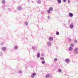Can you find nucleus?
<instances>
[{
  "instance_id": "obj_10",
  "label": "nucleus",
  "mask_w": 78,
  "mask_h": 78,
  "mask_svg": "<svg viewBox=\"0 0 78 78\" xmlns=\"http://www.w3.org/2000/svg\"><path fill=\"white\" fill-rule=\"evenodd\" d=\"M2 3L3 5H5V0H2Z\"/></svg>"
},
{
  "instance_id": "obj_7",
  "label": "nucleus",
  "mask_w": 78,
  "mask_h": 78,
  "mask_svg": "<svg viewBox=\"0 0 78 78\" xmlns=\"http://www.w3.org/2000/svg\"><path fill=\"white\" fill-rule=\"evenodd\" d=\"M2 51H5V50H6V47H2Z\"/></svg>"
},
{
  "instance_id": "obj_13",
  "label": "nucleus",
  "mask_w": 78,
  "mask_h": 78,
  "mask_svg": "<svg viewBox=\"0 0 78 78\" xmlns=\"http://www.w3.org/2000/svg\"><path fill=\"white\" fill-rule=\"evenodd\" d=\"M49 40L51 41L53 40V38L52 37H50L49 38Z\"/></svg>"
},
{
  "instance_id": "obj_6",
  "label": "nucleus",
  "mask_w": 78,
  "mask_h": 78,
  "mask_svg": "<svg viewBox=\"0 0 78 78\" xmlns=\"http://www.w3.org/2000/svg\"><path fill=\"white\" fill-rule=\"evenodd\" d=\"M65 62H68V63H69L70 62V60L68 58L66 59V60H65Z\"/></svg>"
},
{
  "instance_id": "obj_34",
  "label": "nucleus",
  "mask_w": 78,
  "mask_h": 78,
  "mask_svg": "<svg viewBox=\"0 0 78 78\" xmlns=\"http://www.w3.org/2000/svg\"><path fill=\"white\" fill-rule=\"evenodd\" d=\"M8 10H9V11H11V10H10V9H8Z\"/></svg>"
},
{
  "instance_id": "obj_35",
  "label": "nucleus",
  "mask_w": 78,
  "mask_h": 78,
  "mask_svg": "<svg viewBox=\"0 0 78 78\" xmlns=\"http://www.w3.org/2000/svg\"><path fill=\"white\" fill-rule=\"evenodd\" d=\"M42 56H44V54H42Z\"/></svg>"
},
{
  "instance_id": "obj_11",
  "label": "nucleus",
  "mask_w": 78,
  "mask_h": 78,
  "mask_svg": "<svg viewBox=\"0 0 78 78\" xmlns=\"http://www.w3.org/2000/svg\"><path fill=\"white\" fill-rule=\"evenodd\" d=\"M50 74H48L46 75L45 78H49V77H50Z\"/></svg>"
},
{
  "instance_id": "obj_2",
  "label": "nucleus",
  "mask_w": 78,
  "mask_h": 78,
  "mask_svg": "<svg viewBox=\"0 0 78 78\" xmlns=\"http://www.w3.org/2000/svg\"><path fill=\"white\" fill-rule=\"evenodd\" d=\"M74 51L75 54H78V48H75L74 50Z\"/></svg>"
},
{
  "instance_id": "obj_4",
  "label": "nucleus",
  "mask_w": 78,
  "mask_h": 78,
  "mask_svg": "<svg viewBox=\"0 0 78 78\" xmlns=\"http://www.w3.org/2000/svg\"><path fill=\"white\" fill-rule=\"evenodd\" d=\"M35 75H36V73H33L32 74V75H31V77L33 78H34V77Z\"/></svg>"
},
{
  "instance_id": "obj_20",
  "label": "nucleus",
  "mask_w": 78,
  "mask_h": 78,
  "mask_svg": "<svg viewBox=\"0 0 78 78\" xmlns=\"http://www.w3.org/2000/svg\"><path fill=\"white\" fill-rule=\"evenodd\" d=\"M37 3H38V4H41V1L40 0H38Z\"/></svg>"
},
{
  "instance_id": "obj_21",
  "label": "nucleus",
  "mask_w": 78,
  "mask_h": 78,
  "mask_svg": "<svg viewBox=\"0 0 78 78\" xmlns=\"http://www.w3.org/2000/svg\"><path fill=\"white\" fill-rule=\"evenodd\" d=\"M25 24L26 25H28V23L27 22H25Z\"/></svg>"
},
{
  "instance_id": "obj_33",
  "label": "nucleus",
  "mask_w": 78,
  "mask_h": 78,
  "mask_svg": "<svg viewBox=\"0 0 78 78\" xmlns=\"http://www.w3.org/2000/svg\"><path fill=\"white\" fill-rule=\"evenodd\" d=\"M68 3H70V0H69L68 1Z\"/></svg>"
},
{
  "instance_id": "obj_22",
  "label": "nucleus",
  "mask_w": 78,
  "mask_h": 78,
  "mask_svg": "<svg viewBox=\"0 0 78 78\" xmlns=\"http://www.w3.org/2000/svg\"><path fill=\"white\" fill-rule=\"evenodd\" d=\"M54 61H58V59H57V58H54Z\"/></svg>"
},
{
  "instance_id": "obj_27",
  "label": "nucleus",
  "mask_w": 78,
  "mask_h": 78,
  "mask_svg": "<svg viewBox=\"0 0 78 78\" xmlns=\"http://www.w3.org/2000/svg\"><path fill=\"white\" fill-rule=\"evenodd\" d=\"M75 43H77V40H75L74 41Z\"/></svg>"
},
{
  "instance_id": "obj_5",
  "label": "nucleus",
  "mask_w": 78,
  "mask_h": 78,
  "mask_svg": "<svg viewBox=\"0 0 78 78\" xmlns=\"http://www.w3.org/2000/svg\"><path fill=\"white\" fill-rule=\"evenodd\" d=\"M69 16L70 17H72L73 14L72 13H69Z\"/></svg>"
},
{
  "instance_id": "obj_30",
  "label": "nucleus",
  "mask_w": 78,
  "mask_h": 78,
  "mask_svg": "<svg viewBox=\"0 0 78 78\" xmlns=\"http://www.w3.org/2000/svg\"><path fill=\"white\" fill-rule=\"evenodd\" d=\"M49 78H52V76H50Z\"/></svg>"
},
{
  "instance_id": "obj_25",
  "label": "nucleus",
  "mask_w": 78,
  "mask_h": 78,
  "mask_svg": "<svg viewBox=\"0 0 78 78\" xmlns=\"http://www.w3.org/2000/svg\"><path fill=\"white\" fill-rule=\"evenodd\" d=\"M40 59H41V60H44V58L43 57H41L40 58Z\"/></svg>"
},
{
  "instance_id": "obj_15",
  "label": "nucleus",
  "mask_w": 78,
  "mask_h": 78,
  "mask_svg": "<svg viewBox=\"0 0 78 78\" xmlns=\"http://www.w3.org/2000/svg\"><path fill=\"white\" fill-rule=\"evenodd\" d=\"M58 72L61 73V72H62V70L61 69H58Z\"/></svg>"
},
{
  "instance_id": "obj_24",
  "label": "nucleus",
  "mask_w": 78,
  "mask_h": 78,
  "mask_svg": "<svg viewBox=\"0 0 78 78\" xmlns=\"http://www.w3.org/2000/svg\"><path fill=\"white\" fill-rule=\"evenodd\" d=\"M21 9V7H18V10H20V9Z\"/></svg>"
},
{
  "instance_id": "obj_18",
  "label": "nucleus",
  "mask_w": 78,
  "mask_h": 78,
  "mask_svg": "<svg viewBox=\"0 0 78 78\" xmlns=\"http://www.w3.org/2000/svg\"><path fill=\"white\" fill-rule=\"evenodd\" d=\"M57 2L59 3H61V0H57Z\"/></svg>"
},
{
  "instance_id": "obj_3",
  "label": "nucleus",
  "mask_w": 78,
  "mask_h": 78,
  "mask_svg": "<svg viewBox=\"0 0 78 78\" xmlns=\"http://www.w3.org/2000/svg\"><path fill=\"white\" fill-rule=\"evenodd\" d=\"M47 45L48 46V47H51V43L50 41H48L47 43Z\"/></svg>"
},
{
  "instance_id": "obj_36",
  "label": "nucleus",
  "mask_w": 78,
  "mask_h": 78,
  "mask_svg": "<svg viewBox=\"0 0 78 78\" xmlns=\"http://www.w3.org/2000/svg\"><path fill=\"white\" fill-rule=\"evenodd\" d=\"M28 2H30V0H28Z\"/></svg>"
},
{
  "instance_id": "obj_26",
  "label": "nucleus",
  "mask_w": 78,
  "mask_h": 78,
  "mask_svg": "<svg viewBox=\"0 0 78 78\" xmlns=\"http://www.w3.org/2000/svg\"><path fill=\"white\" fill-rule=\"evenodd\" d=\"M19 72L20 73H22V71L21 70H20L19 71Z\"/></svg>"
},
{
  "instance_id": "obj_14",
  "label": "nucleus",
  "mask_w": 78,
  "mask_h": 78,
  "mask_svg": "<svg viewBox=\"0 0 78 78\" xmlns=\"http://www.w3.org/2000/svg\"><path fill=\"white\" fill-rule=\"evenodd\" d=\"M36 46H33L32 49H33V50H36V48H37V47H36Z\"/></svg>"
},
{
  "instance_id": "obj_12",
  "label": "nucleus",
  "mask_w": 78,
  "mask_h": 78,
  "mask_svg": "<svg viewBox=\"0 0 78 78\" xmlns=\"http://www.w3.org/2000/svg\"><path fill=\"white\" fill-rule=\"evenodd\" d=\"M69 27L70 28H73V25L72 24H70Z\"/></svg>"
},
{
  "instance_id": "obj_29",
  "label": "nucleus",
  "mask_w": 78,
  "mask_h": 78,
  "mask_svg": "<svg viewBox=\"0 0 78 78\" xmlns=\"http://www.w3.org/2000/svg\"><path fill=\"white\" fill-rule=\"evenodd\" d=\"M63 2L65 3V2H66V0H63Z\"/></svg>"
},
{
  "instance_id": "obj_17",
  "label": "nucleus",
  "mask_w": 78,
  "mask_h": 78,
  "mask_svg": "<svg viewBox=\"0 0 78 78\" xmlns=\"http://www.w3.org/2000/svg\"><path fill=\"white\" fill-rule=\"evenodd\" d=\"M41 63L42 64H44L45 63V61H43L41 62Z\"/></svg>"
},
{
  "instance_id": "obj_32",
  "label": "nucleus",
  "mask_w": 78,
  "mask_h": 78,
  "mask_svg": "<svg viewBox=\"0 0 78 78\" xmlns=\"http://www.w3.org/2000/svg\"><path fill=\"white\" fill-rule=\"evenodd\" d=\"M69 41H70V42H71V39L69 38Z\"/></svg>"
},
{
  "instance_id": "obj_8",
  "label": "nucleus",
  "mask_w": 78,
  "mask_h": 78,
  "mask_svg": "<svg viewBox=\"0 0 78 78\" xmlns=\"http://www.w3.org/2000/svg\"><path fill=\"white\" fill-rule=\"evenodd\" d=\"M68 50L69 51H72V50H73V48L72 47H70L69 48Z\"/></svg>"
},
{
  "instance_id": "obj_9",
  "label": "nucleus",
  "mask_w": 78,
  "mask_h": 78,
  "mask_svg": "<svg viewBox=\"0 0 78 78\" xmlns=\"http://www.w3.org/2000/svg\"><path fill=\"white\" fill-rule=\"evenodd\" d=\"M37 58H40V53L39 52H38L37 55Z\"/></svg>"
},
{
  "instance_id": "obj_31",
  "label": "nucleus",
  "mask_w": 78,
  "mask_h": 78,
  "mask_svg": "<svg viewBox=\"0 0 78 78\" xmlns=\"http://www.w3.org/2000/svg\"><path fill=\"white\" fill-rule=\"evenodd\" d=\"M48 19H50V16H49L48 17Z\"/></svg>"
},
{
  "instance_id": "obj_16",
  "label": "nucleus",
  "mask_w": 78,
  "mask_h": 78,
  "mask_svg": "<svg viewBox=\"0 0 78 78\" xmlns=\"http://www.w3.org/2000/svg\"><path fill=\"white\" fill-rule=\"evenodd\" d=\"M18 48L17 47V46H15L14 47V48L15 50H17V49Z\"/></svg>"
},
{
  "instance_id": "obj_28",
  "label": "nucleus",
  "mask_w": 78,
  "mask_h": 78,
  "mask_svg": "<svg viewBox=\"0 0 78 78\" xmlns=\"http://www.w3.org/2000/svg\"><path fill=\"white\" fill-rule=\"evenodd\" d=\"M0 56H2V52H0Z\"/></svg>"
},
{
  "instance_id": "obj_23",
  "label": "nucleus",
  "mask_w": 78,
  "mask_h": 78,
  "mask_svg": "<svg viewBox=\"0 0 78 78\" xmlns=\"http://www.w3.org/2000/svg\"><path fill=\"white\" fill-rule=\"evenodd\" d=\"M56 35H59V33L58 32H56Z\"/></svg>"
},
{
  "instance_id": "obj_19",
  "label": "nucleus",
  "mask_w": 78,
  "mask_h": 78,
  "mask_svg": "<svg viewBox=\"0 0 78 78\" xmlns=\"http://www.w3.org/2000/svg\"><path fill=\"white\" fill-rule=\"evenodd\" d=\"M70 46L73 47H74V45H73V44L72 43L71 44V45H70Z\"/></svg>"
},
{
  "instance_id": "obj_1",
  "label": "nucleus",
  "mask_w": 78,
  "mask_h": 78,
  "mask_svg": "<svg viewBox=\"0 0 78 78\" xmlns=\"http://www.w3.org/2000/svg\"><path fill=\"white\" fill-rule=\"evenodd\" d=\"M53 8L52 7H51L49 8V9L47 10V12L48 14H50V11H53Z\"/></svg>"
}]
</instances>
